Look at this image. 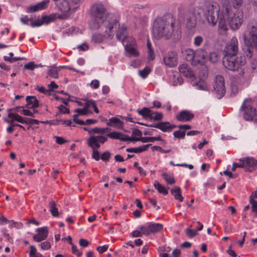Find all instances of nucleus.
Segmentation results:
<instances>
[{
  "mask_svg": "<svg viewBox=\"0 0 257 257\" xmlns=\"http://www.w3.org/2000/svg\"><path fill=\"white\" fill-rule=\"evenodd\" d=\"M68 17H21V22L27 25H30L32 28L39 27L45 24L48 25L54 22L56 18L63 20Z\"/></svg>",
  "mask_w": 257,
  "mask_h": 257,
  "instance_id": "39448f33",
  "label": "nucleus"
},
{
  "mask_svg": "<svg viewBox=\"0 0 257 257\" xmlns=\"http://www.w3.org/2000/svg\"><path fill=\"white\" fill-rule=\"evenodd\" d=\"M92 158L96 161H99L101 159L100 153L97 149L92 150Z\"/></svg>",
  "mask_w": 257,
  "mask_h": 257,
  "instance_id": "13d9d810",
  "label": "nucleus"
},
{
  "mask_svg": "<svg viewBox=\"0 0 257 257\" xmlns=\"http://www.w3.org/2000/svg\"><path fill=\"white\" fill-rule=\"evenodd\" d=\"M200 12L199 14H201V12L204 11V13L203 14L204 16H214V12H216V15L218 16L219 14L217 9L216 8H214L213 5H211L210 4L207 5L204 7V8L199 9Z\"/></svg>",
  "mask_w": 257,
  "mask_h": 257,
  "instance_id": "412c9836",
  "label": "nucleus"
},
{
  "mask_svg": "<svg viewBox=\"0 0 257 257\" xmlns=\"http://www.w3.org/2000/svg\"><path fill=\"white\" fill-rule=\"evenodd\" d=\"M238 41L236 37L231 38L230 42L227 44L224 48V56H237L238 52Z\"/></svg>",
  "mask_w": 257,
  "mask_h": 257,
  "instance_id": "9d476101",
  "label": "nucleus"
},
{
  "mask_svg": "<svg viewBox=\"0 0 257 257\" xmlns=\"http://www.w3.org/2000/svg\"><path fill=\"white\" fill-rule=\"evenodd\" d=\"M126 31V26L122 25L121 27L119 28L116 32V37L117 39L121 41L123 45H124L125 40L127 38Z\"/></svg>",
  "mask_w": 257,
  "mask_h": 257,
  "instance_id": "5701e85b",
  "label": "nucleus"
},
{
  "mask_svg": "<svg viewBox=\"0 0 257 257\" xmlns=\"http://www.w3.org/2000/svg\"><path fill=\"white\" fill-rule=\"evenodd\" d=\"M207 52L203 49H198L195 51V59L193 65L196 66L200 63L202 60H205L207 57Z\"/></svg>",
  "mask_w": 257,
  "mask_h": 257,
  "instance_id": "f3484780",
  "label": "nucleus"
},
{
  "mask_svg": "<svg viewBox=\"0 0 257 257\" xmlns=\"http://www.w3.org/2000/svg\"><path fill=\"white\" fill-rule=\"evenodd\" d=\"M25 108L34 109L39 107V101L35 96H27L26 98Z\"/></svg>",
  "mask_w": 257,
  "mask_h": 257,
  "instance_id": "a211bd4d",
  "label": "nucleus"
},
{
  "mask_svg": "<svg viewBox=\"0 0 257 257\" xmlns=\"http://www.w3.org/2000/svg\"><path fill=\"white\" fill-rule=\"evenodd\" d=\"M91 16H102L106 14V9L101 3L93 4L88 11Z\"/></svg>",
  "mask_w": 257,
  "mask_h": 257,
  "instance_id": "9b49d317",
  "label": "nucleus"
},
{
  "mask_svg": "<svg viewBox=\"0 0 257 257\" xmlns=\"http://www.w3.org/2000/svg\"><path fill=\"white\" fill-rule=\"evenodd\" d=\"M243 17H227V21L230 28L233 30H237L243 22Z\"/></svg>",
  "mask_w": 257,
  "mask_h": 257,
  "instance_id": "6ab92c4d",
  "label": "nucleus"
},
{
  "mask_svg": "<svg viewBox=\"0 0 257 257\" xmlns=\"http://www.w3.org/2000/svg\"><path fill=\"white\" fill-rule=\"evenodd\" d=\"M244 43L245 45L246 51L244 50L247 57L250 58L253 54L252 49L257 48V27L253 25L251 26L249 37L243 35Z\"/></svg>",
  "mask_w": 257,
  "mask_h": 257,
  "instance_id": "20e7f679",
  "label": "nucleus"
},
{
  "mask_svg": "<svg viewBox=\"0 0 257 257\" xmlns=\"http://www.w3.org/2000/svg\"><path fill=\"white\" fill-rule=\"evenodd\" d=\"M214 91L216 97L218 99L222 98L226 93L224 79L223 76L217 75L215 77V83L213 85Z\"/></svg>",
  "mask_w": 257,
  "mask_h": 257,
  "instance_id": "1a4fd4ad",
  "label": "nucleus"
},
{
  "mask_svg": "<svg viewBox=\"0 0 257 257\" xmlns=\"http://www.w3.org/2000/svg\"><path fill=\"white\" fill-rule=\"evenodd\" d=\"M137 123L140 125H144V126H148V127H150L157 128L158 129L160 130L162 132H163V125H164L165 124H169V122H168V121H160L158 123H151V124L145 123L141 122H137Z\"/></svg>",
  "mask_w": 257,
  "mask_h": 257,
  "instance_id": "393cba45",
  "label": "nucleus"
},
{
  "mask_svg": "<svg viewBox=\"0 0 257 257\" xmlns=\"http://www.w3.org/2000/svg\"><path fill=\"white\" fill-rule=\"evenodd\" d=\"M150 109V108L144 107L142 109H138L137 112L143 117H148L150 119L152 114V111Z\"/></svg>",
  "mask_w": 257,
  "mask_h": 257,
  "instance_id": "bb28decb",
  "label": "nucleus"
},
{
  "mask_svg": "<svg viewBox=\"0 0 257 257\" xmlns=\"http://www.w3.org/2000/svg\"><path fill=\"white\" fill-rule=\"evenodd\" d=\"M87 144L89 147L92 150L98 149L100 148V145L99 144L96 136H91L87 140Z\"/></svg>",
  "mask_w": 257,
  "mask_h": 257,
  "instance_id": "b1692460",
  "label": "nucleus"
},
{
  "mask_svg": "<svg viewBox=\"0 0 257 257\" xmlns=\"http://www.w3.org/2000/svg\"><path fill=\"white\" fill-rule=\"evenodd\" d=\"M138 141H141L143 143L154 142L153 137H138L136 139Z\"/></svg>",
  "mask_w": 257,
  "mask_h": 257,
  "instance_id": "79ce46f5",
  "label": "nucleus"
},
{
  "mask_svg": "<svg viewBox=\"0 0 257 257\" xmlns=\"http://www.w3.org/2000/svg\"><path fill=\"white\" fill-rule=\"evenodd\" d=\"M246 59L244 56H224L222 64L225 68L233 72H238L240 77L244 74V66Z\"/></svg>",
  "mask_w": 257,
  "mask_h": 257,
  "instance_id": "f03ea898",
  "label": "nucleus"
},
{
  "mask_svg": "<svg viewBox=\"0 0 257 257\" xmlns=\"http://www.w3.org/2000/svg\"><path fill=\"white\" fill-rule=\"evenodd\" d=\"M186 135L185 131H176L173 133V136L175 138L184 139Z\"/></svg>",
  "mask_w": 257,
  "mask_h": 257,
  "instance_id": "4c0bfd02",
  "label": "nucleus"
},
{
  "mask_svg": "<svg viewBox=\"0 0 257 257\" xmlns=\"http://www.w3.org/2000/svg\"><path fill=\"white\" fill-rule=\"evenodd\" d=\"M163 178L166 182L170 185L173 184L175 183V180L174 177L170 176L167 173H164L162 174Z\"/></svg>",
  "mask_w": 257,
  "mask_h": 257,
  "instance_id": "72a5a7b5",
  "label": "nucleus"
},
{
  "mask_svg": "<svg viewBox=\"0 0 257 257\" xmlns=\"http://www.w3.org/2000/svg\"><path fill=\"white\" fill-rule=\"evenodd\" d=\"M60 121H62V120H45V121H41V123L43 124H49L50 125H56L59 124Z\"/></svg>",
  "mask_w": 257,
  "mask_h": 257,
  "instance_id": "6e6d98bb",
  "label": "nucleus"
},
{
  "mask_svg": "<svg viewBox=\"0 0 257 257\" xmlns=\"http://www.w3.org/2000/svg\"><path fill=\"white\" fill-rule=\"evenodd\" d=\"M249 203L251 205V209L252 212H254V217H257V201L252 198L249 199Z\"/></svg>",
  "mask_w": 257,
  "mask_h": 257,
  "instance_id": "58836bf2",
  "label": "nucleus"
},
{
  "mask_svg": "<svg viewBox=\"0 0 257 257\" xmlns=\"http://www.w3.org/2000/svg\"><path fill=\"white\" fill-rule=\"evenodd\" d=\"M163 60L164 64L169 67H174L177 65L178 56L175 52L170 51L164 57Z\"/></svg>",
  "mask_w": 257,
  "mask_h": 257,
  "instance_id": "ddd939ff",
  "label": "nucleus"
},
{
  "mask_svg": "<svg viewBox=\"0 0 257 257\" xmlns=\"http://www.w3.org/2000/svg\"><path fill=\"white\" fill-rule=\"evenodd\" d=\"M219 17H205L208 23L212 26H215L218 21Z\"/></svg>",
  "mask_w": 257,
  "mask_h": 257,
  "instance_id": "c03bdc74",
  "label": "nucleus"
},
{
  "mask_svg": "<svg viewBox=\"0 0 257 257\" xmlns=\"http://www.w3.org/2000/svg\"><path fill=\"white\" fill-rule=\"evenodd\" d=\"M164 225L160 223L148 222L139 227L140 230H143L144 235L148 236L151 234H155L163 229Z\"/></svg>",
  "mask_w": 257,
  "mask_h": 257,
  "instance_id": "6e6552de",
  "label": "nucleus"
},
{
  "mask_svg": "<svg viewBox=\"0 0 257 257\" xmlns=\"http://www.w3.org/2000/svg\"><path fill=\"white\" fill-rule=\"evenodd\" d=\"M185 232L187 235L190 238H192L197 234V232L195 230L189 228L186 229Z\"/></svg>",
  "mask_w": 257,
  "mask_h": 257,
  "instance_id": "37998d69",
  "label": "nucleus"
},
{
  "mask_svg": "<svg viewBox=\"0 0 257 257\" xmlns=\"http://www.w3.org/2000/svg\"><path fill=\"white\" fill-rule=\"evenodd\" d=\"M151 72V69L148 66L139 71V75L144 79L146 78Z\"/></svg>",
  "mask_w": 257,
  "mask_h": 257,
  "instance_id": "c9c22d12",
  "label": "nucleus"
},
{
  "mask_svg": "<svg viewBox=\"0 0 257 257\" xmlns=\"http://www.w3.org/2000/svg\"><path fill=\"white\" fill-rule=\"evenodd\" d=\"M196 26V17H189L187 19V28L190 30L194 29Z\"/></svg>",
  "mask_w": 257,
  "mask_h": 257,
  "instance_id": "473e14b6",
  "label": "nucleus"
},
{
  "mask_svg": "<svg viewBox=\"0 0 257 257\" xmlns=\"http://www.w3.org/2000/svg\"><path fill=\"white\" fill-rule=\"evenodd\" d=\"M194 117V114L187 110H183L176 115V118L179 121L187 122L191 121Z\"/></svg>",
  "mask_w": 257,
  "mask_h": 257,
  "instance_id": "2eb2a0df",
  "label": "nucleus"
},
{
  "mask_svg": "<svg viewBox=\"0 0 257 257\" xmlns=\"http://www.w3.org/2000/svg\"><path fill=\"white\" fill-rule=\"evenodd\" d=\"M104 40V36L103 35L100 33H94L92 36V41L94 43H100Z\"/></svg>",
  "mask_w": 257,
  "mask_h": 257,
  "instance_id": "2f4dec72",
  "label": "nucleus"
},
{
  "mask_svg": "<svg viewBox=\"0 0 257 257\" xmlns=\"http://www.w3.org/2000/svg\"><path fill=\"white\" fill-rule=\"evenodd\" d=\"M179 71L183 76L187 78H192L194 74L193 71L190 69L189 65L186 64H182L179 66Z\"/></svg>",
  "mask_w": 257,
  "mask_h": 257,
  "instance_id": "aec40b11",
  "label": "nucleus"
},
{
  "mask_svg": "<svg viewBox=\"0 0 257 257\" xmlns=\"http://www.w3.org/2000/svg\"><path fill=\"white\" fill-rule=\"evenodd\" d=\"M218 19V28L223 31L227 30V26L225 17H219Z\"/></svg>",
  "mask_w": 257,
  "mask_h": 257,
  "instance_id": "7c9ffc66",
  "label": "nucleus"
},
{
  "mask_svg": "<svg viewBox=\"0 0 257 257\" xmlns=\"http://www.w3.org/2000/svg\"><path fill=\"white\" fill-rule=\"evenodd\" d=\"M80 2L81 0H62L58 7L62 12L72 15L77 9V5Z\"/></svg>",
  "mask_w": 257,
  "mask_h": 257,
  "instance_id": "0eeeda50",
  "label": "nucleus"
},
{
  "mask_svg": "<svg viewBox=\"0 0 257 257\" xmlns=\"http://www.w3.org/2000/svg\"><path fill=\"white\" fill-rule=\"evenodd\" d=\"M89 48L88 45L86 43H84L77 46V48L80 51H86L89 49Z\"/></svg>",
  "mask_w": 257,
  "mask_h": 257,
  "instance_id": "bf43d9fd",
  "label": "nucleus"
},
{
  "mask_svg": "<svg viewBox=\"0 0 257 257\" xmlns=\"http://www.w3.org/2000/svg\"><path fill=\"white\" fill-rule=\"evenodd\" d=\"M124 137L121 138L120 141L123 142L130 141V142H137V140L136 139L137 138L130 137L127 135H125L123 134Z\"/></svg>",
  "mask_w": 257,
  "mask_h": 257,
  "instance_id": "680f3d73",
  "label": "nucleus"
},
{
  "mask_svg": "<svg viewBox=\"0 0 257 257\" xmlns=\"http://www.w3.org/2000/svg\"><path fill=\"white\" fill-rule=\"evenodd\" d=\"M240 162H242L244 166V170L246 172H251L257 169V160L252 157H246L239 159Z\"/></svg>",
  "mask_w": 257,
  "mask_h": 257,
  "instance_id": "f8f14e48",
  "label": "nucleus"
},
{
  "mask_svg": "<svg viewBox=\"0 0 257 257\" xmlns=\"http://www.w3.org/2000/svg\"><path fill=\"white\" fill-rule=\"evenodd\" d=\"M90 85L93 89H97L100 85L99 81L97 79L92 80Z\"/></svg>",
  "mask_w": 257,
  "mask_h": 257,
  "instance_id": "0e129e2a",
  "label": "nucleus"
},
{
  "mask_svg": "<svg viewBox=\"0 0 257 257\" xmlns=\"http://www.w3.org/2000/svg\"><path fill=\"white\" fill-rule=\"evenodd\" d=\"M49 207L52 215L54 217H58L59 211L58 208L56 207V202L53 200H51L49 202Z\"/></svg>",
  "mask_w": 257,
  "mask_h": 257,
  "instance_id": "c85d7f7f",
  "label": "nucleus"
},
{
  "mask_svg": "<svg viewBox=\"0 0 257 257\" xmlns=\"http://www.w3.org/2000/svg\"><path fill=\"white\" fill-rule=\"evenodd\" d=\"M163 118V114L160 112H153L150 120L160 121Z\"/></svg>",
  "mask_w": 257,
  "mask_h": 257,
  "instance_id": "f704fd0d",
  "label": "nucleus"
},
{
  "mask_svg": "<svg viewBox=\"0 0 257 257\" xmlns=\"http://www.w3.org/2000/svg\"><path fill=\"white\" fill-rule=\"evenodd\" d=\"M176 17H169L168 22L166 17H156L154 21V31L158 37H166L167 39L171 37L179 40L181 37V23Z\"/></svg>",
  "mask_w": 257,
  "mask_h": 257,
  "instance_id": "f257e3e1",
  "label": "nucleus"
},
{
  "mask_svg": "<svg viewBox=\"0 0 257 257\" xmlns=\"http://www.w3.org/2000/svg\"><path fill=\"white\" fill-rule=\"evenodd\" d=\"M30 251L29 253V256L30 257H37L36 255L37 252V249L35 247V246L33 245H32L30 246Z\"/></svg>",
  "mask_w": 257,
  "mask_h": 257,
  "instance_id": "e2e57ef3",
  "label": "nucleus"
},
{
  "mask_svg": "<svg viewBox=\"0 0 257 257\" xmlns=\"http://www.w3.org/2000/svg\"><path fill=\"white\" fill-rule=\"evenodd\" d=\"M48 74L51 77L56 79L58 78V71L55 69H50L48 71Z\"/></svg>",
  "mask_w": 257,
  "mask_h": 257,
  "instance_id": "a18cd8bd",
  "label": "nucleus"
},
{
  "mask_svg": "<svg viewBox=\"0 0 257 257\" xmlns=\"http://www.w3.org/2000/svg\"><path fill=\"white\" fill-rule=\"evenodd\" d=\"M209 60L211 62L214 63L217 61L218 57L216 52H210L209 54Z\"/></svg>",
  "mask_w": 257,
  "mask_h": 257,
  "instance_id": "5fc2aeb1",
  "label": "nucleus"
},
{
  "mask_svg": "<svg viewBox=\"0 0 257 257\" xmlns=\"http://www.w3.org/2000/svg\"><path fill=\"white\" fill-rule=\"evenodd\" d=\"M203 41V39L202 36H196L194 38V45L196 47L200 46L201 45V44L202 43Z\"/></svg>",
  "mask_w": 257,
  "mask_h": 257,
  "instance_id": "3c124183",
  "label": "nucleus"
},
{
  "mask_svg": "<svg viewBox=\"0 0 257 257\" xmlns=\"http://www.w3.org/2000/svg\"><path fill=\"white\" fill-rule=\"evenodd\" d=\"M59 112L62 114H69L70 113V109L64 105L61 104L57 107Z\"/></svg>",
  "mask_w": 257,
  "mask_h": 257,
  "instance_id": "603ef678",
  "label": "nucleus"
},
{
  "mask_svg": "<svg viewBox=\"0 0 257 257\" xmlns=\"http://www.w3.org/2000/svg\"><path fill=\"white\" fill-rule=\"evenodd\" d=\"M111 156V154L109 151L103 152L101 155V159L105 162L109 161Z\"/></svg>",
  "mask_w": 257,
  "mask_h": 257,
  "instance_id": "49530a36",
  "label": "nucleus"
},
{
  "mask_svg": "<svg viewBox=\"0 0 257 257\" xmlns=\"http://www.w3.org/2000/svg\"><path fill=\"white\" fill-rule=\"evenodd\" d=\"M119 26V21L116 17H93L89 22L90 29H98L103 26L108 29V37L111 38L112 36L110 33L113 28Z\"/></svg>",
  "mask_w": 257,
  "mask_h": 257,
  "instance_id": "7ed1b4c3",
  "label": "nucleus"
},
{
  "mask_svg": "<svg viewBox=\"0 0 257 257\" xmlns=\"http://www.w3.org/2000/svg\"><path fill=\"white\" fill-rule=\"evenodd\" d=\"M154 186L160 193L162 194L163 195L166 196L168 194L167 189L164 186L161 185L158 181L155 180L154 181Z\"/></svg>",
  "mask_w": 257,
  "mask_h": 257,
  "instance_id": "cd10ccee",
  "label": "nucleus"
},
{
  "mask_svg": "<svg viewBox=\"0 0 257 257\" xmlns=\"http://www.w3.org/2000/svg\"><path fill=\"white\" fill-rule=\"evenodd\" d=\"M170 192L174 196L176 200H179L180 202L183 201L184 198L182 196L180 187L175 186L171 189Z\"/></svg>",
  "mask_w": 257,
  "mask_h": 257,
  "instance_id": "a878e982",
  "label": "nucleus"
},
{
  "mask_svg": "<svg viewBox=\"0 0 257 257\" xmlns=\"http://www.w3.org/2000/svg\"><path fill=\"white\" fill-rule=\"evenodd\" d=\"M39 245L42 250H48L51 247V243L48 241H45L41 243Z\"/></svg>",
  "mask_w": 257,
  "mask_h": 257,
  "instance_id": "864d4df0",
  "label": "nucleus"
},
{
  "mask_svg": "<svg viewBox=\"0 0 257 257\" xmlns=\"http://www.w3.org/2000/svg\"><path fill=\"white\" fill-rule=\"evenodd\" d=\"M54 97L57 100H61V101H62L63 103H64L66 105H68V102L69 101H74V100L71 99L70 98H69V97H68V98L65 99L64 98L60 97L59 96H58V95H57L56 94H54Z\"/></svg>",
  "mask_w": 257,
  "mask_h": 257,
  "instance_id": "a19ab883",
  "label": "nucleus"
},
{
  "mask_svg": "<svg viewBox=\"0 0 257 257\" xmlns=\"http://www.w3.org/2000/svg\"><path fill=\"white\" fill-rule=\"evenodd\" d=\"M253 101L251 98H245L240 108L243 112V117L247 121H252L256 115V109L252 106Z\"/></svg>",
  "mask_w": 257,
  "mask_h": 257,
  "instance_id": "423d86ee",
  "label": "nucleus"
},
{
  "mask_svg": "<svg viewBox=\"0 0 257 257\" xmlns=\"http://www.w3.org/2000/svg\"><path fill=\"white\" fill-rule=\"evenodd\" d=\"M38 66L33 61L29 62L24 65V68L28 70H33Z\"/></svg>",
  "mask_w": 257,
  "mask_h": 257,
  "instance_id": "4d7b16f0",
  "label": "nucleus"
},
{
  "mask_svg": "<svg viewBox=\"0 0 257 257\" xmlns=\"http://www.w3.org/2000/svg\"><path fill=\"white\" fill-rule=\"evenodd\" d=\"M25 124L33 125L34 124H39L40 123H41V121L39 120L36 119H33L31 118L26 117Z\"/></svg>",
  "mask_w": 257,
  "mask_h": 257,
  "instance_id": "ea45409f",
  "label": "nucleus"
},
{
  "mask_svg": "<svg viewBox=\"0 0 257 257\" xmlns=\"http://www.w3.org/2000/svg\"><path fill=\"white\" fill-rule=\"evenodd\" d=\"M176 127H178V126H177L175 124H170V123L169 124H165L163 126V132H170L172 131L173 128H175Z\"/></svg>",
  "mask_w": 257,
  "mask_h": 257,
  "instance_id": "09e8293b",
  "label": "nucleus"
},
{
  "mask_svg": "<svg viewBox=\"0 0 257 257\" xmlns=\"http://www.w3.org/2000/svg\"><path fill=\"white\" fill-rule=\"evenodd\" d=\"M106 124L109 126L121 129L123 126V122L116 117H112L109 119Z\"/></svg>",
  "mask_w": 257,
  "mask_h": 257,
  "instance_id": "4be33fe9",
  "label": "nucleus"
},
{
  "mask_svg": "<svg viewBox=\"0 0 257 257\" xmlns=\"http://www.w3.org/2000/svg\"><path fill=\"white\" fill-rule=\"evenodd\" d=\"M232 6L235 9L239 8L242 5L243 0H230Z\"/></svg>",
  "mask_w": 257,
  "mask_h": 257,
  "instance_id": "8fccbe9b",
  "label": "nucleus"
},
{
  "mask_svg": "<svg viewBox=\"0 0 257 257\" xmlns=\"http://www.w3.org/2000/svg\"><path fill=\"white\" fill-rule=\"evenodd\" d=\"M123 134L120 132H113L107 134L106 136L111 139H116L120 140L121 137L123 136Z\"/></svg>",
  "mask_w": 257,
  "mask_h": 257,
  "instance_id": "e433bc0d",
  "label": "nucleus"
},
{
  "mask_svg": "<svg viewBox=\"0 0 257 257\" xmlns=\"http://www.w3.org/2000/svg\"><path fill=\"white\" fill-rule=\"evenodd\" d=\"M49 0H44L35 5L31 6L27 9V12L32 13L45 9L47 7Z\"/></svg>",
  "mask_w": 257,
  "mask_h": 257,
  "instance_id": "dca6fc26",
  "label": "nucleus"
},
{
  "mask_svg": "<svg viewBox=\"0 0 257 257\" xmlns=\"http://www.w3.org/2000/svg\"><path fill=\"white\" fill-rule=\"evenodd\" d=\"M71 245L72 246V253L76 255L78 257H80L82 254V252L78 249L77 246L73 243Z\"/></svg>",
  "mask_w": 257,
  "mask_h": 257,
  "instance_id": "de8ad7c7",
  "label": "nucleus"
},
{
  "mask_svg": "<svg viewBox=\"0 0 257 257\" xmlns=\"http://www.w3.org/2000/svg\"><path fill=\"white\" fill-rule=\"evenodd\" d=\"M186 60L187 61H191L193 65L195 59V51L192 49H188L185 50Z\"/></svg>",
  "mask_w": 257,
  "mask_h": 257,
  "instance_id": "c756f323",
  "label": "nucleus"
},
{
  "mask_svg": "<svg viewBox=\"0 0 257 257\" xmlns=\"http://www.w3.org/2000/svg\"><path fill=\"white\" fill-rule=\"evenodd\" d=\"M36 231L38 232V233L33 236V238L35 241L40 242L47 238L48 229L47 226L38 228Z\"/></svg>",
  "mask_w": 257,
  "mask_h": 257,
  "instance_id": "4468645a",
  "label": "nucleus"
},
{
  "mask_svg": "<svg viewBox=\"0 0 257 257\" xmlns=\"http://www.w3.org/2000/svg\"><path fill=\"white\" fill-rule=\"evenodd\" d=\"M243 166H244V165H243V164L242 163V162H240V163H233L232 164L231 171L232 172H234L235 171L236 168H243Z\"/></svg>",
  "mask_w": 257,
  "mask_h": 257,
  "instance_id": "338daca9",
  "label": "nucleus"
},
{
  "mask_svg": "<svg viewBox=\"0 0 257 257\" xmlns=\"http://www.w3.org/2000/svg\"><path fill=\"white\" fill-rule=\"evenodd\" d=\"M23 108L21 111H20V113L26 116H32L34 117V113H32L28 108V109H24Z\"/></svg>",
  "mask_w": 257,
  "mask_h": 257,
  "instance_id": "052dcab7",
  "label": "nucleus"
},
{
  "mask_svg": "<svg viewBox=\"0 0 257 257\" xmlns=\"http://www.w3.org/2000/svg\"><path fill=\"white\" fill-rule=\"evenodd\" d=\"M131 234H132V235L134 237H137L142 236V235L144 234V233H143V230H136L133 231Z\"/></svg>",
  "mask_w": 257,
  "mask_h": 257,
  "instance_id": "774afa93",
  "label": "nucleus"
},
{
  "mask_svg": "<svg viewBox=\"0 0 257 257\" xmlns=\"http://www.w3.org/2000/svg\"><path fill=\"white\" fill-rule=\"evenodd\" d=\"M108 245L105 244L103 246H99L96 248V250L99 252V253H102L107 250Z\"/></svg>",
  "mask_w": 257,
  "mask_h": 257,
  "instance_id": "69168bd1",
  "label": "nucleus"
}]
</instances>
